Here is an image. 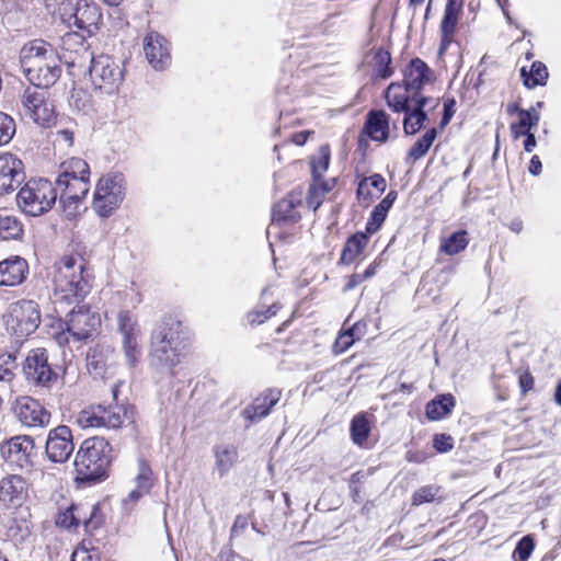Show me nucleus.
Returning <instances> with one entry per match:
<instances>
[{
  "label": "nucleus",
  "instance_id": "f257e3e1",
  "mask_svg": "<svg viewBox=\"0 0 561 561\" xmlns=\"http://www.w3.org/2000/svg\"><path fill=\"white\" fill-rule=\"evenodd\" d=\"M92 288V275L80 255H66L56 264L54 276L55 304L81 301Z\"/></svg>",
  "mask_w": 561,
  "mask_h": 561
},
{
  "label": "nucleus",
  "instance_id": "f03ea898",
  "mask_svg": "<svg viewBox=\"0 0 561 561\" xmlns=\"http://www.w3.org/2000/svg\"><path fill=\"white\" fill-rule=\"evenodd\" d=\"M21 67L33 85L49 88L59 79L61 69L53 47L44 41H32L20 51Z\"/></svg>",
  "mask_w": 561,
  "mask_h": 561
},
{
  "label": "nucleus",
  "instance_id": "7ed1b4c3",
  "mask_svg": "<svg viewBox=\"0 0 561 561\" xmlns=\"http://www.w3.org/2000/svg\"><path fill=\"white\" fill-rule=\"evenodd\" d=\"M185 340L180 322L158 325L153 330L150 340L152 364L174 374L173 369L182 362L184 356Z\"/></svg>",
  "mask_w": 561,
  "mask_h": 561
},
{
  "label": "nucleus",
  "instance_id": "20e7f679",
  "mask_svg": "<svg viewBox=\"0 0 561 561\" xmlns=\"http://www.w3.org/2000/svg\"><path fill=\"white\" fill-rule=\"evenodd\" d=\"M112 460V446L103 437L83 440L75 459L77 478L81 481H98L105 477Z\"/></svg>",
  "mask_w": 561,
  "mask_h": 561
},
{
  "label": "nucleus",
  "instance_id": "39448f33",
  "mask_svg": "<svg viewBox=\"0 0 561 561\" xmlns=\"http://www.w3.org/2000/svg\"><path fill=\"white\" fill-rule=\"evenodd\" d=\"M47 89L32 84L23 90L18 103V113L22 119L43 128L55 125V100Z\"/></svg>",
  "mask_w": 561,
  "mask_h": 561
},
{
  "label": "nucleus",
  "instance_id": "423d86ee",
  "mask_svg": "<svg viewBox=\"0 0 561 561\" xmlns=\"http://www.w3.org/2000/svg\"><path fill=\"white\" fill-rule=\"evenodd\" d=\"M100 325L101 319L96 313L80 307L68 313L65 323L59 322L58 328L61 331L54 333V337L60 346L70 341L81 343L92 336Z\"/></svg>",
  "mask_w": 561,
  "mask_h": 561
},
{
  "label": "nucleus",
  "instance_id": "0eeeda50",
  "mask_svg": "<svg viewBox=\"0 0 561 561\" xmlns=\"http://www.w3.org/2000/svg\"><path fill=\"white\" fill-rule=\"evenodd\" d=\"M56 199V188L46 179L30 180L18 193L19 206L30 216H41L49 211Z\"/></svg>",
  "mask_w": 561,
  "mask_h": 561
},
{
  "label": "nucleus",
  "instance_id": "6e6552de",
  "mask_svg": "<svg viewBox=\"0 0 561 561\" xmlns=\"http://www.w3.org/2000/svg\"><path fill=\"white\" fill-rule=\"evenodd\" d=\"M125 197V179L122 173H107L96 183L93 209L103 218L110 217L123 203Z\"/></svg>",
  "mask_w": 561,
  "mask_h": 561
},
{
  "label": "nucleus",
  "instance_id": "1a4fd4ad",
  "mask_svg": "<svg viewBox=\"0 0 561 561\" xmlns=\"http://www.w3.org/2000/svg\"><path fill=\"white\" fill-rule=\"evenodd\" d=\"M58 12L69 28L85 31L89 34L96 30L101 19L99 8L88 0H62L59 3Z\"/></svg>",
  "mask_w": 561,
  "mask_h": 561
},
{
  "label": "nucleus",
  "instance_id": "9d476101",
  "mask_svg": "<svg viewBox=\"0 0 561 561\" xmlns=\"http://www.w3.org/2000/svg\"><path fill=\"white\" fill-rule=\"evenodd\" d=\"M7 330L18 336L26 337L34 333L41 323L38 305L33 300H20L10 305L4 317Z\"/></svg>",
  "mask_w": 561,
  "mask_h": 561
},
{
  "label": "nucleus",
  "instance_id": "9b49d317",
  "mask_svg": "<svg viewBox=\"0 0 561 561\" xmlns=\"http://www.w3.org/2000/svg\"><path fill=\"white\" fill-rule=\"evenodd\" d=\"M91 62L90 77L93 87L108 95L116 93L124 80L122 67L106 55L92 58Z\"/></svg>",
  "mask_w": 561,
  "mask_h": 561
},
{
  "label": "nucleus",
  "instance_id": "f8f14e48",
  "mask_svg": "<svg viewBox=\"0 0 561 561\" xmlns=\"http://www.w3.org/2000/svg\"><path fill=\"white\" fill-rule=\"evenodd\" d=\"M15 419L26 428H43L50 422V413L34 398L20 396L12 403Z\"/></svg>",
  "mask_w": 561,
  "mask_h": 561
},
{
  "label": "nucleus",
  "instance_id": "ddd939ff",
  "mask_svg": "<svg viewBox=\"0 0 561 561\" xmlns=\"http://www.w3.org/2000/svg\"><path fill=\"white\" fill-rule=\"evenodd\" d=\"M3 459L21 469L32 467L36 456L34 438L28 435H16L1 444Z\"/></svg>",
  "mask_w": 561,
  "mask_h": 561
},
{
  "label": "nucleus",
  "instance_id": "4468645a",
  "mask_svg": "<svg viewBox=\"0 0 561 561\" xmlns=\"http://www.w3.org/2000/svg\"><path fill=\"white\" fill-rule=\"evenodd\" d=\"M439 105L438 98L422 94L411 96V105L404 110L403 130L407 135L416 134L428 121V114Z\"/></svg>",
  "mask_w": 561,
  "mask_h": 561
},
{
  "label": "nucleus",
  "instance_id": "2eb2a0df",
  "mask_svg": "<svg viewBox=\"0 0 561 561\" xmlns=\"http://www.w3.org/2000/svg\"><path fill=\"white\" fill-rule=\"evenodd\" d=\"M73 449L72 432L67 425H58L48 432L45 453L50 461L57 463L66 462Z\"/></svg>",
  "mask_w": 561,
  "mask_h": 561
},
{
  "label": "nucleus",
  "instance_id": "dca6fc26",
  "mask_svg": "<svg viewBox=\"0 0 561 561\" xmlns=\"http://www.w3.org/2000/svg\"><path fill=\"white\" fill-rule=\"evenodd\" d=\"M25 378L36 386H46L56 377L48 364V355L45 348H34L28 352L23 364Z\"/></svg>",
  "mask_w": 561,
  "mask_h": 561
},
{
  "label": "nucleus",
  "instance_id": "f3484780",
  "mask_svg": "<svg viewBox=\"0 0 561 561\" xmlns=\"http://www.w3.org/2000/svg\"><path fill=\"white\" fill-rule=\"evenodd\" d=\"M144 51L148 62L156 70H163L171 64L170 44L157 32H150L145 36Z\"/></svg>",
  "mask_w": 561,
  "mask_h": 561
},
{
  "label": "nucleus",
  "instance_id": "a211bd4d",
  "mask_svg": "<svg viewBox=\"0 0 561 561\" xmlns=\"http://www.w3.org/2000/svg\"><path fill=\"white\" fill-rule=\"evenodd\" d=\"M23 179V163L12 153H0V193L14 190Z\"/></svg>",
  "mask_w": 561,
  "mask_h": 561
},
{
  "label": "nucleus",
  "instance_id": "6ab92c4d",
  "mask_svg": "<svg viewBox=\"0 0 561 561\" xmlns=\"http://www.w3.org/2000/svg\"><path fill=\"white\" fill-rule=\"evenodd\" d=\"M26 495V481L21 476H8L0 481V502L5 506H20Z\"/></svg>",
  "mask_w": 561,
  "mask_h": 561
},
{
  "label": "nucleus",
  "instance_id": "aec40b11",
  "mask_svg": "<svg viewBox=\"0 0 561 561\" xmlns=\"http://www.w3.org/2000/svg\"><path fill=\"white\" fill-rule=\"evenodd\" d=\"M28 273V264L21 256H11L0 262V286H18Z\"/></svg>",
  "mask_w": 561,
  "mask_h": 561
},
{
  "label": "nucleus",
  "instance_id": "412c9836",
  "mask_svg": "<svg viewBox=\"0 0 561 561\" xmlns=\"http://www.w3.org/2000/svg\"><path fill=\"white\" fill-rule=\"evenodd\" d=\"M432 78L433 72L428 66L420 58H414L404 70L403 83L414 94H421L422 88L430 83Z\"/></svg>",
  "mask_w": 561,
  "mask_h": 561
},
{
  "label": "nucleus",
  "instance_id": "4be33fe9",
  "mask_svg": "<svg viewBox=\"0 0 561 561\" xmlns=\"http://www.w3.org/2000/svg\"><path fill=\"white\" fill-rule=\"evenodd\" d=\"M103 428L117 430L135 422V408L129 404L102 405Z\"/></svg>",
  "mask_w": 561,
  "mask_h": 561
},
{
  "label": "nucleus",
  "instance_id": "5701e85b",
  "mask_svg": "<svg viewBox=\"0 0 561 561\" xmlns=\"http://www.w3.org/2000/svg\"><path fill=\"white\" fill-rule=\"evenodd\" d=\"M280 391L268 389L256 397L251 405L247 407L243 415L251 422L259 421L270 414L271 409L279 401Z\"/></svg>",
  "mask_w": 561,
  "mask_h": 561
},
{
  "label": "nucleus",
  "instance_id": "b1692460",
  "mask_svg": "<svg viewBox=\"0 0 561 561\" xmlns=\"http://www.w3.org/2000/svg\"><path fill=\"white\" fill-rule=\"evenodd\" d=\"M300 194H289L280 199L273 209V224L296 222L300 219Z\"/></svg>",
  "mask_w": 561,
  "mask_h": 561
},
{
  "label": "nucleus",
  "instance_id": "393cba45",
  "mask_svg": "<svg viewBox=\"0 0 561 561\" xmlns=\"http://www.w3.org/2000/svg\"><path fill=\"white\" fill-rule=\"evenodd\" d=\"M463 0H448L443 21L440 24L442 32V44L439 48V53L443 54L446 49L447 45L451 42V37L454 35L459 13L462 8Z\"/></svg>",
  "mask_w": 561,
  "mask_h": 561
},
{
  "label": "nucleus",
  "instance_id": "a878e982",
  "mask_svg": "<svg viewBox=\"0 0 561 561\" xmlns=\"http://www.w3.org/2000/svg\"><path fill=\"white\" fill-rule=\"evenodd\" d=\"M415 95L405 84L392 82L386 90L387 104L393 112L401 113L411 105V96Z\"/></svg>",
  "mask_w": 561,
  "mask_h": 561
},
{
  "label": "nucleus",
  "instance_id": "bb28decb",
  "mask_svg": "<svg viewBox=\"0 0 561 561\" xmlns=\"http://www.w3.org/2000/svg\"><path fill=\"white\" fill-rule=\"evenodd\" d=\"M56 184L66 201H82L89 192V178H57Z\"/></svg>",
  "mask_w": 561,
  "mask_h": 561
},
{
  "label": "nucleus",
  "instance_id": "cd10ccee",
  "mask_svg": "<svg viewBox=\"0 0 561 561\" xmlns=\"http://www.w3.org/2000/svg\"><path fill=\"white\" fill-rule=\"evenodd\" d=\"M386 180L380 174H373L364 178L357 187V197L360 202L369 204L374 198L379 197L386 190Z\"/></svg>",
  "mask_w": 561,
  "mask_h": 561
},
{
  "label": "nucleus",
  "instance_id": "c85d7f7f",
  "mask_svg": "<svg viewBox=\"0 0 561 561\" xmlns=\"http://www.w3.org/2000/svg\"><path fill=\"white\" fill-rule=\"evenodd\" d=\"M366 133L375 141L385 142L389 137V118L386 112L376 111L368 114Z\"/></svg>",
  "mask_w": 561,
  "mask_h": 561
},
{
  "label": "nucleus",
  "instance_id": "c756f323",
  "mask_svg": "<svg viewBox=\"0 0 561 561\" xmlns=\"http://www.w3.org/2000/svg\"><path fill=\"white\" fill-rule=\"evenodd\" d=\"M215 471L219 477L226 476L238 459L237 448L231 444H220L214 447Z\"/></svg>",
  "mask_w": 561,
  "mask_h": 561
},
{
  "label": "nucleus",
  "instance_id": "7c9ffc66",
  "mask_svg": "<svg viewBox=\"0 0 561 561\" xmlns=\"http://www.w3.org/2000/svg\"><path fill=\"white\" fill-rule=\"evenodd\" d=\"M518 122L511 124V133L515 140L530 134L540 121V115L535 107L518 111Z\"/></svg>",
  "mask_w": 561,
  "mask_h": 561
},
{
  "label": "nucleus",
  "instance_id": "2f4dec72",
  "mask_svg": "<svg viewBox=\"0 0 561 561\" xmlns=\"http://www.w3.org/2000/svg\"><path fill=\"white\" fill-rule=\"evenodd\" d=\"M456 404L451 394H440L426 404V416L432 421H438L447 416Z\"/></svg>",
  "mask_w": 561,
  "mask_h": 561
},
{
  "label": "nucleus",
  "instance_id": "473e14b6",
  "mask_svg": "<svg viewBox=\"0 0 561 561\" xmlns=\"http://www.w3.org/2000/svg\"><path fill=\"white\" fill-rule=\"evenodd\" d=\"M368 243L366 233L358 232L350 237L343 248L341 262L350 264L354 262L364 251Z\"/></svg>",
  "mask_w": 561,
  "mask_h": 561
},
{
  "label": "nucleus",
  "instance_id": "72a5a7b5",
  "mask_svg": "<svg viewBox=\"0 0 561 561\" xmlns=\"http://www.w3.org/2000/svg\"><path fill=\"white\" fill-rule=\"evenodd\" d=\"M468 244V232L466 230H459L448 237L440 238L439 251L453 256L465 251Z\"/></svg>",
  "mask_w": 561,
  "mask_h": 561
},
{
  "label": "nucleus",
  "instance_id": "f704fd0d",
  "mask_svg": "<svg viewBox=\"0 0 561 561\" xmlns=\"http://www.w3.org/2000/svg\"><path fill=\"white\" fill-rule=\"evenodd\" d=\"M76 422L83 430L103 428L102 405L83 409L78 413Z\"/></svg>",
  "mask_w": 561,
  "mask_h": 561
},
{
  "label": "nucleus",
  "instance_id": "c9c22d12",
  "mask_svg": "<svg viewBox=\"0 0 561 561\" xmlns=\"http://www.w3.org/2000/svg\"><path fill=\"white\" fill-rule=\"evenodd\" d=\"M362 335L363 332L359 323H355L351 328L341 331L333 344V352L335 354L346 352Z\"/></svg>",
  "mask_w": 561,
  "mask_h": 561
},
{
  "label": "nucleus",
  "instance_id": "e433bc0d",
  "mask_svg": "<svg viewBox=\"0 0 561 561\" xmlns=\"http://www.w3.org/2000/svg\"><path fill=\"white\" fill-rule=\"evenodd\" d=\"M122 335V346L125 357L130 366H134L140 357V330Z\"/></svg>",
  "mask_w": 561,
  "mask_h": 561
},
{
  "label": "nucleus",
  "instance_id": "4c0bfd02",
  "mask_svg": "<svg viewBox=\"0 0 561 561\" xmlns=\"http://www.w3.org/2000/svg\"><path fill=\"white\" fill-rule=\"evenodd\" d=\"M60 174L58 178H90L89 164L80 158H70L60 165Z\"/></svg>",
  "mask_w": 561,
  "mask_h": 561
},
{
  "label": "nucleus",
  "instance_id": "58836bf2",
  "mask_svg": "<svg viewBox=\"0 0 561 561\" xmlns=\"http://www.w3.org/2000/svg\"><path fill=\"white\" fill-rule=\"evenodd\" d=\"M524 84L527 88H535L537 85H543L548 78V71L546 66L540 61L533 62L530 70L527 71L525 67L520 70Z\"/></svg>",
  "mask_w": 561,
  "mask_h": 561
},
{
  "label": "nucleus",
  "instance_id": "ea45409f",
  "mask_svg": "<svg viewBox=\"0 0 561 561\" xmlns=\"http://www.w3.org/2000/svg\"><path fill=\"white\" fill-rule=\"evenodd\" d=\"M437 137V130L436 128H430L425 131V134L417 139V141L411 147L409 150L408 157L409 159H412L413 161H417L421 158H423L430 148L432 147L433 142L435 141Z\"/></svg>",
  "mask_w": 561,
  "mask_h": 561
},
{
  "label": "nucleus",
  "instance_id": "a19ab883",
  "mask_svg": "<svg viewBox=\"0 0 561 561\" xmlns=\"http://www.w3.org/2000/svg\"><path fill=\"white\" fill-rule=\"evenodd\" d=\"M330 164V148L328 145L320 147L319 151L311 158V171L314 182L320 181Z\"/></svg>",
  "mask_w": 561,
  "mask_h": 561
},
{
  "label": "nucleus",
  "instance_id": "79ce46f5",
  "mask_svg": "<svg viewBox=\"0 0 561 561\" xmlns=\"http://www.w3.org/2000/svg\"><path fill=\"white\" fill-rule=\"evenodd\" d=\"M135 488L145 493H149L153 485V473L150 466L142 459L138 461L137 473L135 476Z\"/></svg>",
  "mask_w": 561,
  "mask_h": 561
},
{
  "label": "nucleus",
  "instance_id": "37998d69",
  "mask_svg": "<svg viewBox=\"0 0 561 561\" xmlns=\"http://www.w3.org/2000/svg\"><path fill=\"white\" fill-rule=\"evenodd\" d=\"M23 229L21 222L12 216H0V238L3 240H14L22 236Z\"/></svg>",
  "mask_w": 561,
  "mask_h": 561
},
{
  "label": "nucleus",
  "instance_id": "c03bdc74",
  "mask_svg": "<svg viewBox=\"0 0 561 561\" xmlns=\"http://www.w3.org/2000/svg\"><path fill=\"white\" fill-rule=\"evenodd\" d=\"M370 426L364 415H356L351 423V436L354 444L362 446L368 438Z\"/></svg>",
  "mask_w": 561,
  "mask_h": 561
},
{
  "label": "nucleus",
  "instance_id": "a18cd8bd",
  "mask_svg": "<svg viewBox=\"0 0 561 561\" xmlns=\"http://www.w3.org/2000/svg\"><path fill=\"white\" fill-rule=\"evenodd\" d=\"M78 510L75 504H70L65 511H60L56 517V525L66 529L77 528L81 523Z\"/></svg>",
  "mask_w": 561,
  "mask_h": 561
},
{
  "label": "nucleus",
  "instance_id": "49530a36",
  "mask_svg": "<svg viewBox=\"0 0 561 561\" xmlns=\"http://www.w3.org/2000/svg\"><path fill=\"white\" fill-rule=\"evenodd\" d=\"M391 56L387 50L378 49L374 55V71L380 78H389L393 70L390 68Z\"/></svg>",
  "mask_w": 561,
  "mask_h": 561
},
{
  "label": "nucleus",
  "instance_id": "de8ad7c7",
  "mask_svg": "<svg viewBox=\"0 0 561 561\" xmlns=\"http://www.w3.org/2000/svg\"><path fill=\"white\" fill-rule=\"evenodd\" d=\"M388 202H380L373 210L370 219L367 222L366 230L369 233L376 232L387 217L389 211Z\"/></svg>",
  "mask_w": 561,
  "mask_h": 561
},
{
  "label": "nucleus",
  "instance_id": "09e8293b",
  "mask_svg": "<svg viewBox=\"0 0 561 561\" xmlns=\"http://www.w3.org/2000/svg\"><path fill=\"white\" fill-rule=\"evenodd\" d=\"M16 125L12 116L0 112V146L7 145L13 138Z\"/></svg>",
  "mask_w": 561,
  "mask_h": 561
},
{
  "label": "nucleus",
  "instance_id": "8fccbe9b",
  "mask_svg": "<svg viewBox=\"0 0 561 561\" xmlns=\"http://www.w3.org/2000/svg\"><path fill=\"white\" fill-rule=\"evenodd\" d=\"M117 330L119 334L139 331L137 317L130 311H119L117 314Z\"/></svg>",
  "mask_w": 561,
  "mask_h": 561
},
{
  "label": "nucleus",
  "instance_id": "3c124183",
  "mask_svg": "<svg viewBox=\"0 0 561 561\" xmlns=\"http://www.w3.org/2000/svg\"><path fill=\"white\" fill-rule=\"evenodd\" d=\"M535 549V541L530 535L524 536L513 551L515 561H527Z\"/></svg>",
  "mask_w": 561,
  "mask_h": 561
},
{
  "label": "nucleus",
  "instance_id": "603ef678",
  "mask_svg": "<svg viewBox=\"0 0 561 561\" xmlns=\"http://www.w3.org/2000/svg\"><path fill=\"white\" fill-rule=\"evenodd\" d=\"M15 358L11 355L0 356V381L11 383L15 377Z\"/></svg>",
  "mask_w": 561,
  "mask_h": 561
},
{
  "label": "nucleus",
  "instance_id": "864d4df0",
  "mask_svg": "<svg viewBox=\"0 0 561 561\" xmlns=\"http://www.w3.org/2000/svg\"><path fill=\"white\" fill-rule=\"evenodd\" d=\"M439 486L436 485H425L420 488L414 492L412 496L413 505H422L424 503H430L435 500L439 492Z\"/></svg>",
  "mask_w": 561,
  "mask_h": 561
},
{
  "label": "nucleus",
  "instance_id": "5fc2aeb1",
  "mask_svg": "<svg viewBox=\"0 0 561 561\" xmlns=\"http://www.w3.org/2000/svg\"><path fill=\"white\" fill-rule=\"evenodd\" d=\"M278 310L277 305H272L264 310H254L248 314V320L252 324H262L271 317L275 316Z\"/></svg>",
  "mask_w": 561,
  "mask_h": 561
},
{
  "label": "nucleus",
  "instance_id": "6e6d98bb",
  "mask_svg": "<svg viewBox=\"0 0 561 561\" xmlns=\"http://www.w3.org/2000/svg\"><path fill=\"white\" fill-rule=\"evenodd\" d=\"M71 561H98V553L85 545H81L72 552Z\"/></svg>",
  "mask_w": 561,
  "mask_h": 561
},
{
  "label": "nucleus",
  "instance_id": "4d7b16f0",
  "mask_svg": "<svg viewBox=\"0 0 561 561\" xmlns=\"http://www.w3.org/2000/svg\"><path fill=\"white\" fill-rule=\"evenodd\" d=\"M433 446L438 453H447L454 448L453 438L445 434L435 435Z\"/></svg>",
  "mask_w": 561,
  "mask_h": 561
},
{
  "label": "nucleus",
  "instance_id": "13d9d810",
  "mask_svg": "<svg viewBox=\"0 0 561 561\" xmlns=\"http://www.w3.org/2000/svg\"><path fill=\"white\" fill-rule=\"evenodd\" d=\"M147 493L134 488L126 497L122 500V505L125 512L133 511L135 504Z\"/></svg>",
  "mask_w": 561,
  "mask_h": 561
},
{
  "label": "nucleus",
  "instance_id": "bf43d9fd",
  "mask_svg": "<svg viewBox=\"0 0 561 561\" xmlns=\"http://www.w3.org/2000/svg\"><path fill=\"white\" fill-rule=\"evenodd\" d=\"M66 199L67 198H62V196H60V203L62 205L65 217L68 219H73L79 214L81 201Z\"/></svg>",
  "mask_w": 561,
  "mask_h": 561
},
{
  "label": "nucleus",
  "instance_id": "052dcab7",
  "mask_svg": "<svg viewBox=\"0 0 561 561\" xmlns=\"http://www.w3.org/2000/svg\"><path fill=\"white\" fill-rule=\"evenodd\" d=\"M26 535H28V528L25 523H16V520L12 522V525L8 526L7 536L11 539H23Z\"/></svg>",
  "mask_w": 561,
  "mask_h": 561
},
{
  "label": "nucleus",
  "instance_id": "680f3d73",
  "mask_svg": "<svg viewBox=\"0 0 561 561\" xmlns=\"http://www.w3.org/2000/svg\"><path fill=\"white\" fill-rule=\"evenodd\" d=\"M519 385H520L522 390L524 392H526V391H528V390H530L533 388L534 378L528 373L523 374L519 377Z\"/></svg>",
  "mask_w": 561,
  "mask_h": 561
},
{
  "label": "nucleus",
  "instance_id": "e2e57ef3",
  "mask_svg": "<svg viewBox=\"0 0 561 561\" xmlns=\"http://www.w3.org/2000/svg\"><path fill=\"white\" fill-rule=\"evenodd\" d=\"M313 134V131H309V130H304V131H299V133H296L293 135V142L297 146H302L306 144V141L308 140V137Z\"/></svg>",
  "mask_w": 561,
  "mask_h": 561
},
{
  "label": "nucleus",
  "instance_id": "0e129e2a",
  "mask_svg": "<svg viewBox=\"0 0 561 561\" xmlns=\"http://www.w3.org/2000/svg\"><path fill=\"white\" fill-rule=\"evenodd\" d=\"M541 169H542V164H541V161L539 159L538 156H534L531 159H530V163H529V172L533 174V175H538L541 173Z\"/></svg>",
  "mask_w": 561,
  "mask_h": 561
},
{
  "label": "nucleus",
  "instance_id": "69168bd1",
  "mask_svg": "<svg viewBox=\"0 0 561 561\" xmlns=\"http://www.w3.org/2000/svg\"><path fill=\"white\" fill-rule=\"evenodd\" d=\"M526 137L524 141V149L526 152H531L536 147V137L533 133L524 135Z\"/></svg>",
  "mask_w": 561,
  "mask_h": 561
},
{
  "label": "nucleus",
  "instance_id": "338daca9",
  "mask_svg": "<svg viewBox=\"0 0 561 561\" xmlns=\"http://www.w3.org/2000/svg\"><path fill=\"white\" fill-rule=\"evenodd\" d=\"M59 138L65 141L68 146H71L73 142V133L69 129H62L58 131Z\"/></svg>",
  "mask_w": 561,
  "mask_h": 561
},
{
  "label": "nucleus",
  "instance_id": "774afa93",
  "mask_svg": "<svg viewBox=\"0 0 561 561\" xmlns=\"http://www.w3.org/2000/svg\"><path fill=\"white\" fill-rule=\"evenodd\" d=\"M376 273V265L375 264H370L365 273L363 275H355V277H358L359 280H364V279H367L369 277H371L373 275H375Z\"/></svg>",
  "mask_w": 561,
  "mask_h": 561
}]
</instances>
